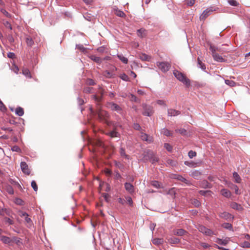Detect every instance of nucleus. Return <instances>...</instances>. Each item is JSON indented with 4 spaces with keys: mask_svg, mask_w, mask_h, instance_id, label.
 <instances>
[{
    "mask_svg": "<svg viewBox=\"0 0 250 250\" xmlns=\"http://www.w3.org/2000/svg\"><path fill=\"white\" fill-rule=\"evenodd\" d=\"M173 74L174 76L180 82L183 83L187 87H189L190 85V80L187 78L182 73L178 70H174Z\"/></svg>",
    "mask_w": 250,
    "mask_h": 250,
    "instance_id": "obj_1",
    "label": "nucleus"
},
{
    "mask_svg": "<svg viewBox=\"0 0 250 250\" xmlns=\"http://www.w3.org/2000/svg\"><path fill=\"white\" fill-rule=\"evenodd\" d=\"M96 114L98 115V118L101 121H106L109 117L108 113L105 110L101 109L100 104H98Z\"/></svg>",
    "mask_w": 250,
    "mask_h": 250,
    "instance_id": "obj_2",
    "label": "nucleus"
},
{
    "mask_svg": "<svg viewBox=\"0 0 250 250\" xmlns=\"http://www.w3.org/2000/svg\"><path fill=\"white\" fill-rule=\"evenodd\" d=\"M217 10L214 7H210L209 8H207L205 10H204L202 14L200 16V20H205L211 12L215 11Z\"/></svg>",
    "mask_w": 250,
    "mask_h": 250,
    "instance_id": "obj_3",
    "label": "nucleus"
},
{
    "mask_svg": "<svg viewBox=\"0 0 250 250\" xmlns=\"http://www.w3.org/2000/svg\"><path fill=\"white\" fill-rule=\"evenodd\" d=\"M198 229L200 232L207 236H211L212 235L215 234L214 231H213L212 230L208 229L202 225L199 226Z\"/></svg>",
    "mask_w": 250,
    "mask_h": 250,
    "instance_id": "obj_4",
    "label": "nucleus"
},
{
    "mask_svg": "<svg viewBox=\"0 0 250 250\" xmlns=\"http://www.w3.org/2000/svg\"><path fill=\"white\" fill-rule=\"evenodd\" d=\"M144 111L143 114L145 116H151L153 113V107L151 106L146 104H143Z\"/></svg>",
    "mask_w": 250,
    "mask_h": 250,
    "instance_id": "obj_5",
    "label": "nucleus"
},
{
    "mask_svg": "<svg viewBox=\"0 0 250 250\" xmlns=\"http://www.w3.org/2000/svg\"><path fill=\"white\" fill-rule=\"evenodd\" d=\"M157 65L164 72L167 71L170 67V64L167 62H157Z\"/></svg>",
    "mask_w": 250,
    "mask_h": 250,
    "instance_id": "obj_6",
    "label": "nucleus"
},
{
    "mask_svg": "<svg viewBox=\"0 0 250 250\" xmlns=\"http://www.w3.org/2000/svg\"><path fill=\"white\" fill-rule=\"evenodd\" d=\"M107 106L113 111H116L119 113H121L122 108L115 103L113 102L109 103L107 104Z\"/></svg>",
    "mask_w": 250,
    "mask_h": 250,
    "instance_id": "obj_7",
    "label": "nucleus"
},
{
    "mask_svg": "<svg viewBox=\"0 0 250 250\" xmlns=\"http://www.w3.org/2000/svg\"><path fill=\"white\" fill-rule=\"evenodd\" d=\"M21 167L22 171L25 174L29 175L30 170L28 168L27 164L25 162H21Z\"/></svg>",
    "mask_w": 250,
    "mask_h": 250,
    "instance_id": "obj_8",
    "label": "nucleus"
},
{
    "mask_svg": "<svg viewBox=\"0 0 250 250\" xmlns=\"http://www.w3.org/2000/svg\"><path fill=\"white\" fill-rule=\"evenodd\" d=\"M219 215L220 217L226 220H229L233 219V216L232 215H231L229 212L225 211L220 213Z\"/></svg>",
    "mask_w": 250,
    "mask_h": 250,
    "instance_id": "obj_9",
    "label": "nucleus"
},
{
    "mask_svg": "<svg viewBox=\"0 0 250 250\" xmlns=\"http://www.w3.org/2000/svg\"><path fill=\"white\" fill-rule=\"evenodd\" d=\"M140 136L142 140L146 141L149 143L153 141L152 137L148 136L147 134L145 133L141 132Z\"/></svg>",
    "mask_w": 250,
    "mask_h": 250,
    "instance_id": "obj_10",
    "label": "nucleus"
},
{
    "mask_svg": "<svg viewBox=\"0 0 250 250\" xmlns=\"http://www.w3.org/2000/svg\"><path fill=\"white\" fill-rule=\"evenodd\" d=\"M230 241V238L229 237H226L224 239H219L217 238L216 240V242L221 245H227L229 242Z\"/></svg>",
    "mask_w": 250,
    "mask_h": 250,
    "instance_id": "obj_11",
    "label": "nucleus"
},
{
    "mask_svg": "<svg viewBox=\"0 0 250 250\" xmlns=\"http://www.w3.org/2000/svg\"><path fill=\"white\" fill-rule=\"evenodd\" d=\"M125 188L126 191L129 193L132 194L134 192V186L129 183H125Z\"/></svg>",
    "mask_w": 250,
    "mask_h": 250,
    "instance_id": "obj_12",
    "label": "nucleus"
},
{
    "mask_svg": "<svg viewBox=\"0 0 250 250\" xmlns=\"http://www.w3.org/2000/svg\"><path fill=\"white\" fill-rule=\"evenodd\" d=\"M212 56L214 61L218 62H224L225 61V59L223 58V57L217 53L214 54L212 55Z\"/></svg>",
    "mask_w": 250,
    "mask_h": 250,
    "instance_id": "obj_13",
    "label": "nucleus"
},
{
    "mask_svg": "<svg viewBox=\"0 0 250 250\" xmlns=\"http://www.w3.org/2000/svg\"><path fill=\"white\" fill-rule=\"evenodd\" d=\"M230 207L235 210L240 211L243 209L241 205L237 204L236 202H232L230 204Z\"/></svg>",
    "mask_w": 250,
    "mask_h": 250,
    "instance_id": "obj_14",
    "label": "nucleus"
},
{
    "mask_svg": "<svg viewBox=\"0 0 250 250\" xmlns=\"http://www.w3.org/2000/svg\"><path fill=\"white\" fill-rule=\"evenodd\" d=\"M21 216L24 218L25 222L28 224L29 226H31L32 225L31 219L28 217V214L27 213L22 212L21 214Z\"/></svg>",
    "mask_w": 250,
    "mask_h": 250,
    "instance_id": "obj_15",
    "label": "nucleus"
},
{
    "mask_svg": "<svg viewBox=\"0 0 250 250\" xmlns=\"http://www.w3.org/2000/svg\"><path fill=\"white\" fill-rule=\"evenodd\" d=\"M180 112L173 109H168L167 114L169 116H175L180 114Z\"/></svg>",
    "mask_w": 250,
    "mask_h": 250,
    "instance_id": "obj_16",
    "label": "nucleus"
},
{
    "mask_svg": "<svg viewBox=\"0 0 250 250\" xmlns=\"http://www.w3.org/2000/svg\"><path fill=\"white\" fill-rule=\"evenodd\" d=\"M186 233V231L182 229L173 230V233L174 235L178 236H182Z\"/></svg>",
    "mask_w": 250,
    "mask_h": 250,
    "instance_id": "obj_17",
    "label": "nucleus"
},
{
    "mask_svg": "<svg viewBox=\"0 0 250 250\" xmlns=\"http://www.w3.org/2000/svg\"><path fill=\"white\" fill-rule=\"evenodd\" d=\"M89 58L92 60L93 61L95 62L100 64L102 62V59L97 56H96L95 55H90L89 56Z\"/></svg>",
    "mask_w": 250,
    "mask_h": 250,
    "instance_id": "obj_18",
    "label": "nucleus"
},
{
    "mask_svg": "<svg viewBox=\"0 0 250 250\" xmlns=\"http://www.w3.org/2000/svg\"><path fill=\"white\" fill-rule=\"evenodd\" d=\"M220 192L222 195L225 197L229 198L231 196V192L227 189L223 188L221 189Z\"/></svg>",
    "mask_w": 250,
    "mask_h": 250,
    "instance_id": "obj_19",
    "label": "nucleus"
},
{
    "mask_svg": "<svg viewBox=\"0 0 250 250\" xmlns=\"http://www.w3.org/2000/svg\"><path fill=\"white\" fill-rule=\"evenodd\" d=\"M152 243L156 246H159L163 244L164 239L163 238H154L152 240Z\"/></svg>",
    "mask_w": 250,
    "mask_h": 250,
    "instance_id": "obj_20",
    "label": "nucleus"
},
{
    "mask_svg": "<svg viewBox=\"0 0 250 250\" xmlns=\"http://www.w3.org/2000/svg\"><path fill=\"white\" fill-rule=\"evenodd\" d=\"M0 240L4 244L11 243V238L5 236H1L0 237Z\"/></svg>",
    "mask_w": 250,
    "mask_h": 250,
    "instance_id": "obj_21",
    "label": "nucleus"
},
{
    "mask_svg": "<svg viewBox=\"0 0 250 250\" xmlns=\"http://www.w3.org/2000/svg\"><path fill=\"white\" fill-rule=\"evenodd\" d=\"M167 241L170 244H178L180 242V239L175 237H171L167 238Z\"/></svg>",
    "mask_w": 250,
    "mask_h": 250,
    "instance_id": "obj_22",
    "label": "nucleus"
},
{
    "mask_svg": "<svg viewBox=\"0 0 250 250\" xmlns=\"http://www.w3.org/2000/svg\"><path fill=\"white\" fill-rule=\"evenodd\" d=\"M140 59L142 61H150L151 57L150 56L146 54H141L139 55Z\"/></svg>",
    "mask_w": 250,
    "mask_h": 250,
    "instance_id": "obj_23",
    "label": "nucleus"
},
{
    "mask_svg": "<svg viewBox=\"0 0 250 250\" xmlns=\"http://www.w3.org/2000/svg\"><path fill=\"white\" fill-rule=\"evenodd\" d=\"M161 133L166 136H170L172 135V133L166 128H164L161 130Z\"/></svg>",
    "mask_w": 250,
    "mask_h": 250,
    "instance_id": "obj_24",
    "label": "nucleus"
},
{
    "mask_svg": "<svg viewBox=\"0 0 250 250\" xmlns=\"http://www.w3.org/2000/svg\"><path fill=\"white\" fill-rule=\"evenodd\" d=\"M15 113L19 116H22L24 114L23 109L21 107H17L15 110Z\"/></svg>",
    "mask_w": 250,
    "mask_h": 250,
    "instance_id": "obj_25",
    "label": "nucleus"
},
{
    "mask_svg": "<svg viewBox=\"0 0 250 250\" xmlns=\"http://www.w3.org/2000/svg\"><path fill=\"white\" fill-rule=\"evenodd\" d=\"M209 50L211 52L212 55L214 54H216V51L219 52V47H216L213 45H210L209 46Z\"/></svg>",
    "mask_w": 250,
    "mask_h": 250,
    "instance_id": "obj_26",
    "label": "nucleus"
},
{
    "mask_svg": "<svg viewBox=\"0 0 250 250\" xmlns=\"http://www.w3.org/2000/svg\"><path fill=\"white\" fill-rule=\"evenodd\" d=\"M197 62H198V67L201 68L203 70H206V66L204 63H203L200 60V58L198 57L197 58Z\"/></svg>",
    "mask_w": 250,
    "mask_h": 250,
    "instance_id": "obj_27",
    "label": "nucleus"
},
{
    "mask_svg": "<svg viewBox=\"0 0 250 250\" xmlns=\"http://www.w3.org/2000/svg\"><path fill=\"white\" fill-rule=\"evenodd\" d=\"M233 178L235 180V182L236 183H240L241 182V179L237 172H234L233 173Z\"/></svg>",
    "mask_w": 250,
    "mask_h": 250,
    "instance_id": "obj_28",
    "label": "nucleus"
},
{
    "mask_svg": "<svg viewBox=\"0 0 250 250\" xmlns=\"http://www.w3.org/2000/svg\"><path fill=\"white\" fill-rule=\"evenodd\" d=\"M118 58L124 63L126 64L128 62V59L124 57L122 54H118Z\"/></svg>",
    "mask_w": 250,
    "mask_h": 250,
    "instance_id": "obj_29",
    "label": "nucleus"
},
{
    "mask_svg": "<svg viewBox=\"0 0 250 250\" xmlns=\"http://www.w3.org/2000/svg\"><path fill=\"white\" fill-rule=\"evenodd\" d=\"M175 178H176L178 180L181 181L187 184H188V185L189 184V182L187 179H186L185 178L183 177V176H182L181 175H177Z\"/></svg>",
    "mask_w": 250,
    "mask_h": 250,
    "instance_id": "obj_30",
    "label": "nucleus"
},
{
    "mask_svg": "<svg viewBox=\"0 0 250 250\" xmlns=\"http://www.w3.org/2000/svg\"><path fill=\"white\" fill-rule=\"evenodd\" d=\"M120 153L122 157H125V159H129V156L125 154V150L123 147L120 148Z\"/></svg>",
    "mask_w": 250,
    "mask_h": 250,
    "instance_id": "obj_31",
    "label": "nucleus"
},
{
    "mask_svg": "<svg viewBox=\"0 0 250 250\" xmlns=\"http://www.w3.org/2000/svg\"><path fill=\"white\" fill-rule=\"evenodd\" d=\"M115 14L120 17H124L125 16V14L122 11L118 10V9H115Z\"/></svg>",
    "mask_w": 250,
    "mask_h": 250,
    "instance_id": "obj_32",
    "label": "nucleus"
},
{
    "mask_svg": "<svg viewBox=\"0 0 250 250\" xmlns=\"http://www.w3.org/2000/svg\"><path fill=\"white\" fill-rule=\"evenodd\" d=\"M222 227L229 230L232 229V226L231 224L228 223H225L222 224Z\"/></svg>",
    "mask_w": 250,
    "mask_h": 250,
    "instance_id": "obj_33",
    "label": "nucleus"
},
{
    "mask_svg": "<svg viewBox=\"0 0 250 250\" xmlns=\"http://www.w3.org/2000/svg\"><path fill=\"white\" fill-rule=\"evenodd\" d=\"M103 75L107 78H111L113 77V73L108 71H104L103 72Z\"/></svg>",
    "mask_w": 250,
    "mask_h": 250,
    "instance_id": "obj_34",
    "label": "nucleus"
},
{
    "mask_svg": "<svg viewBox=\"0 0 250 250\" xmlns=\"http://www.w3.org/2000/svg\"><path fill=\"white\" fill-rule=\"evenodd\" d=\"M240 246L243 248H250V243L248 241H244L241 242L240 244Z\"/></svg>",
    "mask_w": 250,
    "mask_h": 250,
    "instance_id": "obj_35",
    "label": "nucleus"
},
{
    "mask_svg": "<svg viewBox=\"0 0 250 250\" xmlns=\"http://www.w3.org/2000/svg\"><path fill=\"white\" fill-rule=\"evenodd\" d=\"M185 164L191 167H196V163L192 161H185Z\"/></svg>",
    "mask_w": 250,
    "mask_h": 250,
    "instance_id": "obj_36",
    "label": "nucleus"
},
{
    "mask_svg": "<svg viewBox=\"0 0 250 250\" xmlns=\"http://www.w3.org/2000/svg\"><path fill=\"white\" fill-rule=\"evenodd\" d=\"M103 95V92L101 91V96H98L96 95H93V99L96 102H100L102 99V96Z\"/></svg>",
    "mask_w": 250,
    "mask_h": 250,
    "instance_id": "obj_37",
    "label": "nucleus"
},
{
    "mask_svg": "<svg viewBox=\"0 0 250 250\" xmlns=\"http://www.w3.org/2000/svg\"><path fill=\"white\" fill-rule=\"evenodd\" d=\"M114 164L117 167L119 168L121 170H123L124 168V166L119 162L115 161Z\"/></svg>",
    "mask_w": 250,
    "mask_h": 250,
    "instance_id": "obj_38",
    "label": "nucleus"
},
{
    "mask_svg": "<svg viewBox=\"0 0 250 250\" xmlns=\"http://www.w3.org/2000/svg\"><path fill=\"white\" fill-rule=\"evenodd\" d=\"M26 42L27 45H28L29 46H32L33 44H34V42H33V40L32 39V38H31L30 37L26 38Z\"/></svg>",
    "mask_w": 250,
    "mask_h": 250,
    "instance_id": "obj_39",
    "label": "nucleus"
},
{
    "mask_svg": "<svg viewBox=\"0 0 250 250\" xmlns=\"http://www.w3.org/2000/svg\"><path fill=\"white\" fill-rule=\"evenodd\" d=\"M225 82L226 84H227V85H228L231 87H233V86H235V84H236L234 82H233V81H231V80H226Z\"/></svg>",
    "mask_w": 250,
    "mask_h": 250,
    "instance_id": "obj_40",
    "label": "nucleus"
},
{
    "mask_svg": "<svg viewBox=\"0 0 250 250\" xmlns=\"http://www.w3.org/2000/svg\"><path fill=\"white\" fill-rule=\"evenodd\" d=\"M15 243L17 244H19L21 243V239L18 237H13L11 238V243Z\"/></svg>",
    "mask_w": 250,
    "mask_h": 250,
    "instance_id": "obj_41",
    "label": "nucleus"
},
{
    "mask_svg": "<svg viewBox=\"0 0 250 250\" xmlns=\"http://www.w3.org/2000/svg\"><path fill=\"white\" fill-rule=\"evenodd\" d=\"M228 2L231 6H237L239 5V3L235 0H229Z\"/></svg>",
    "mask_w": 250,
    "mask_h": 250,
    "instance_id": "obj_42",
    "label": "nucleus"
},
{
    "mask_svg": "<svg viewBox=\"0 0 250 250\" xmlns=\"http://www.w3.org/2000/svg\"><path fill=\"white\" fill-rule=\"evenodd\" d=\"M146 30L143 29H140L137 30V35L138 36L143 37L145 33Z\"/></svg>",
    "mask_w": 250,
    "mask_h": 250,
    "instance_id": "obj_43",
    "label": "nucleus"
},
{
    "mask_svg": "<svg viewBox=\"0 0 250 250\" xmlns=\"http://www.w3.org/2000/svg\"><path fill=\"white\" fill-rule=\"evenodd\" d=\"M120 78L122 79L123 81L128 82L129 81V78L127 75L125 73L121 74L120 76Z\"/></svg>",
    "mask_w": 250,
    "mask_h": 250,
    "instance_id": "obj_44",
    "label": "nucleus"
},
{
    "mask_svg": "<svg viewBox=\"0 0 250 250\" xmlns=\"http://www.w3.org/2000/svg\"><path fill=\"white\" fill-rule=\"evenodd\" d=\"M164 147L169 152L171 151L172 150V146L168 143H165L164 144Z\"/></svg>",
    "mask_w": 250,
    "mask_h": 250,
    "instance_id": "obj_45",
    "label": "nucleus"
},
{
    "mask_svg": "<svg viewBox=\"0 0 250 250\" xmlns=\"http://www.w3.org/2000/svg\"><path fill=\"white\" fill-rule=\"evenodd\" d=\"M226 46V44H222L221 46H220L219 52L222 53L227 52L228 51V49L225 47Z\"/></svg>",
    "mask_w": 250,
    "mask_h": 250,
    "instance_id": "obj_46",
    "label": "nucleus"
},
{
    "mask_svg": "<svg viewBox=\"0 0 250 250\" xmlns=\"http://www.w3.org/2000/svg\"><path fill=\"white\" fill-rule=\"evenodd\" d=\"M93 88L90 87H86L83 89V92L86 93H93Z\"/></svg>",
    "mask_w": 250,
    "mask_h": 250,
    "instance_id": "obj_47",
    "label": "nucleus"
},
{
    "mask_svg": "<svg viewBox=\"0 0 250 250\" xmlns=\"http://www.w3.org/2000/svg\"><path fill=\"white\" fill-rule=\"evenodd\" d=\"M11 150L12 151H15L17 152H21V148L17 146H14L11 147Z\"/></svg>",
    "mask_w": 250,
    "mask_h": 250,
    "instance_id": "obj_48",
    "label": "nucleus"
},
{
    "mask_svg": "<svg viewBox=\"0 0 250 250\" xmlns=\"http://www.w3.org/2000/svg\"><path fill=\"white\" fill-rule=\"evenodd\" d=\"M188 155L190 158H192L196 156V152L192 150H190L188 152Z\"/></svg>",
    "mask_w": 250,
    "mask_h": 250,
    "instance_id": "obj_49",
    "label": "nucleus"
},
{
    "mask_svg": "<svg viewBox=\"0 0 250 250\" xmlns=\"http://www.w3.org/2000/svg\"><path fill=\"white\" fill-rule=\"evenodd\" d=\"M22 73L24 75H25V76L26 77H31L30 75V71L28 69H24L22 70Z\"/></svg>",
    "mask_w": 250,
    "mask_h": 250,
    "instance_id": "obj_50",
    "label": "nucleus"
},
{
    "mask_svg": "<svg viewBox=\"0 0 250 250\" xmlns=\"http://www.w3.org/2000/svg\"><path fill=\"white\" fill-rule=\"evenodd\" d=\"M151 185L152 186H153L156 188H160V183L158 181H152L151 183Z\"/></svg>",
    "mask_w": 250,
    "mask_h": 250,
    "instance_id": "obj_51",
    "label": "nucleus"
},
{
    "mask_svg": "<svg viewBox=\"0 0 250 250\" xmlns=\"http://www.w3.org/2000/svg\"><path fill=\"white\" fill-rule=\"evenodd\" d=\"M3 24L5 27L9 29L10 30H11L12 29V26H11V24L8 21H4Z\"/></svg>",
    "mask_w": 250,
    "mask_h": 250,
    "instance_id": "obj_52",
    "label": "nucleus"
},
{
    "mask_svg": "<svg viewBox=\"0 0 250 250\" xmlns=\"http://www.w3.org/2000/svg\"><path fill=\"white\" fill-rule=\"evenodd\" d=\"M31 187L33 188V189L36 191L38 190V186L35 181H32L31 182Z\"/></svg>",
    "mask_w": 250,
    "mask_h": 250,
    "instance_id": "obj_53",
    "label": "nucleus"
},
{
    "mask_svg": "<svg viewBox=\"0 0 250 250\" xmlns=\"http://www.w3.org/2000/svg\"><path fill=\"white\" fill-rule=\"evenodd\" d=\"M106 51V47L104 46L99 47L97 48V51L99 53H104Z\"/></svg>",
    "mask_w": 250,
    "mask_h": 250,
    "instance_id": "obj_54",
    "label": "nucleus"
},
{
    "mask_svg": "<svg viewBox=\"0 0 250 250\" xmlns=\"http://www.w3.org/2000/svg\"><path fill=\"white\" fill-rule=\"evenodd\" d=\"M126 200V202L130 206H132L133 205V201L131 198L129 196H127L125 197Z\"/></svg>",
    "mask_w": 250,
    "mask_h": 250,
    "instance_id": "obj_55",
    "label": "nucleus"
},
{
    "mask_svg": "<svg viewBox=\"0 0 250 250\" xmlns=\"http://www.w3.org/2000/svg\"><path fill=\"white\" fill-rule=\"evenodd\" d=\"M0 11L1 13L5 16H6L7 17H10V14L6 10L4 9H1Z\"/></svg>",
    "mask_w": 250,
    "mask_h": 250,
    "instance_id": "obj_56",
    "label": "nucleus"
},
{
    "mask_svg": "<svg viewBox=\"0 0 250 250\" xmlns=\"http://www.w3.org/2000/svg\"><path fill=\"white\" fill-rule=\"evenodd\" d=\"M186 3L188 6H192L194 4L195 0H186Z\"/></svg>",
    "mask_w": 250,
    "mask_h": 250,
    "instance_id": "obj_57",
    "label": "nucleus"
},
{
    "mask_svg": "<svg viewBox=\"0 0 250 250\" xmlns=\"http://www.w3.org/2000/svg\"><path fill=\"white\" fill-rule=\"evenodd\" d=\"M5 221L6 223L8 224L9 225H12L14 224V221L9 218H6L5 219Z\"/></svg>",
    "mask_w": 250,
    "mask_h": 250,
    "instance_id": "obj_58",
    "label": "nucleus"
},
{
    "mask_svg": "<svg viewBox=\"0 0 250 250\" xmlns=\"http://www.w3.org/2000/svg\"><path fill=\"white\" fill-rule=\"evenodd\" d=\"M114 178L115 179L120 180L121 179H122V176H121V174L118 171H116L115 172Z\"/></svg>",
    "mask_w": 250,
    "mask_h": 250,
    "instance_id": "obj_59",
    "label": "nucleus"
},
{
    "mask_svg": "<svg viewBox=\"0 0 250 250\" xmlns=\"http://www.w3.org/2000/svg\"><path fill=\"white\" fill-rule=\"evenodd\" d=\"M157 103L159 104V105H164L165 106H166V103L163 100H159L157 101Z\"/></svg>",
    "mask_w": 250,
    "mask_h": 250,
    "instance_id": "obj_60",
    "label": "nucleus"
},
{
    "mask_svg": "<svg viewBox=\"0 0 250 250\" xmlns=\"http://www.w3.org/2000/svg\"><path fill=\"white\" fill-rule=\"evenodd\" d=\"M77 47L79 50H81L83 52H84L85 51L86 49L83 45H77Z\"/></svg>",
    "mask_w": 250,
    "mask_h": 250,
    "instance_id": "obj_61",
    "label": "nucleus"
},
{
    "mask_svg": "<svg viewBox=\"0 0 250 250\" xmlns=\"http://www.w3.org/2000/svg\"><path fill=\"white\" fill-rule=\"evenodd\" d=\"M117 134H118V133L115 131H112L109 133V135L111 137H117Z\"/></svg>",
    "mask_w": 250,
    "mask_h": 250,
    "instance_id": "obj_62",
    "label": "nucleus"
},
{
    "mask_svg": "<svg viewBox=\"0 0 250 250\" xmlns=\"http://www.w3.org/2000/svg\"><path fill=\"white\" fill-rule=\"evenodd\" d=\"M86 83L90 85H93L95 84L94 81L92 79H88L86 81Z\"/></svg>",
    "mask_w": 250,
    "mask_h": 250,
    "instance_id": "obj_63",
    "label": "nucleus"
},
{
    "mask_svg": "<svg viewBox=\"0 0 250 250\" xmlns=\"http://www.w3.org/2000/svg\"><path fill=\"white\" fill-rule=\"evenodd\" d=\"M133 128L136 130H139L140 129L141 126L138 124L134 123L133 124Z\"/></svg>",
    "mask_w": 250,
    "mask_h": 250,
    "instance_id": "obj_64",
    "label": "nucleus"
}]
</instances>
